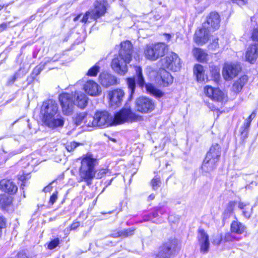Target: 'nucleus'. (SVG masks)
I'll use <instances>...</instances> for the list:
<instances>
[{
  "mask_svg": "<svg viewBox=\"0 0 258 258\" xmlns=\"http://www.w3.org/2000/svg\"><path fill=\"white\" fill-rule=\"evenodd\" d=\"M0 188L11 194H15L18 189L17 186L11 180L6 179L0 181Z\"/></svg>",
  "mask_w": 258,
  "mask_h": 258,
  "instance_id": "obj_21",
  "label": "nucleus"
},
{
  "mask_svg": "<svg viewBox=\"0 0 258 258\" xmlns=\"http://www.w3.org/2000/svg\"><path fill=\"white\" fill-rule=\"evenodd\" d=\"M132 45L130 41H126L121 43V49L119 54L124 56H129L132 59Z\"/></svg>",
  "mask_w": 258,
  "mask_h": 258,
  "instance_id": "obj_25",
  "label": "nucleus"
},
{
  "mask_svg": "<svg viewBox=\"0 0 258 258\" xmlns=\"http://www.w3.org/2000/svg\"><path fill=\"white\" fill-rule=\"evenodd\" d=\"M166 49L167 45L165 43H158L147 45L144 53L147 59L156 60L164 55Z\"/></svg>",
  "mask_w": 258,
  "mask_h": 258,
  "instance_id": "obj_4",
  "label": "nucleus"
},
{
  "mask_svg": "<svg viewBox=\"0 0 258 258\" xmlns=\"http://www.w3.org/2000/svg\"><path fill=\"white\" fill-rule=\"evenodd\" d=\"M107 169L102 168L96 171L95 177L96 178L100 179L103 177L107 172Z\"/></svg>",
  "mask_w": 258,
  "mask_h": 258,
  "instance_id": "obj_43",
  "label": "nucleus"
},
{
  "mask_svg": "<svg viewBox=\"0 0 258 258\" xmlns=\"http://www.w3.org/2000/svg\"><path fill=\"white\" fill-rule=\"evenodd\" d=\"M155 198V196L153 195V194H151V195L149 196V199L151 200H152L154 199Z\"/></svg>",
  "mask_w": 258,
  "mask_h": 258,
  "instance_id": "obj_63",
  "label": "nucleus"
},
{
  "mask_svg": "<svg viewBox=\"0 0 258 258\" xmlns=\"http://www.w3.org/2000/svg\"><path fill=\"white\" fill-rule=\"evenodd\" d=\"M79 145V144L75 142H72L66 144V148L69 152H71L78 147Z\"/></svg>",
  "mask_w": 258,
  "mask_h": 258,
  "instance_id": "obj_44",
  "label": "nucleus"
},
{
  "mask_svg": "<svg viewBox=\"0 0 258 258\" xmlns=\"http://www.w3.org/2000/svg\"><path fill=\"white\" fill-rule=\"evenodd\" d=\"M58 105L57 102L52 99H49L43 102L40 109V114L42 116L43 123L49 128H54L63 125V118L55 115L58 113Z\"/></svg>",
  "mask_w": 258,
  "mask_h": 258,
  "instance_id": "obj_1",
  "label": "nucleus"
},
{
  "mask_svg": "<svg viewBox=\"0 0 258 258\" xmlns=\"http://www.w3.org/2000/svg\"><path fill=\"white\" fill-rule=\"evenodd\" d=\"M96 119L95 116H92L91 115H87L86 116V120L84 122L85 124L90 127L93 126H97V125L96 124Z\"/></svg>",
  "mask_w": 258,
  "mask_h": 258,
  "instance_id": "obj_35",
  "label": "nucleus"
},
{
  "mask_svg": "<svg viewBox=\"0 0 258 258\" xmlns=\"http://www.w3.org/2000/svg\"><path fill=\"white\" fill-rule=\"evenodd\" d=\"M129 56L126 57L119 54L114 57L111 63L112 69L118 74L124 75L127 72V64L131 60Z\"/></svg>",
  "mask_w": 258,
  "mask_h": 258,
  "instance_id": "obj_6",
  "label": "nucleus"
},
{
  "mask_svg": "<svg viewBox=\"0 0 258 258\" xmlns=\"http://www.w3.org/2000/svg\"><path fill=\"white\" fill-rule=\"evenodd\" d=\"M151 184L153 189L156 190L160 186L161 181L159 177L155 176L152 180Z\"/></svg>",
  "mask_w": 258,
  "mask_h": 258,
  "instance_id": "obj_42",
  "label": "nucleus"
},
{
  "mask_svg": "<svg viewBox=\"0 0 258 258\" xmlns=\"http://www.w3.org/2000/svg\"><path fill=\"white\" fill-rule=\"evenodd\" d=\"M48 61L42 62L39 65L36 66L33 71V74L36 76L38 75L41 73V72L43 70L46 64V63Z\"/></svg>",
  "mask_w": 258,
  "mask_h": 258,
  "instance_id": "obj_38",
  "label": "nucleus"
},
{
  "mask_svg": "<svg viewBox=\"0 0 258 258\" xmlns=\"http://www.w3.org/2000/svg\"><path fill=\"white\" fill-rule=\"evenodd\" d=\"M99 81L102 86L105 88L118 83L117 78L114 76L106 72H102L100 74Z\"/></svg>",
  "mask_w": 258,
  "mask_h": 258,
  "instance_id": "obj_17",
  "label": "nucleus"
},
{
  "mask_svg": "<svg viewBox=\"0 0 258 258\" xmlns=\"http://www.w3.org/2000/svg\"><path fill=\"white\" fill-rule=\"evenodd\" d=\"M59 244V239L58 238L54 239L49 243L48 248L49 249H52L55 248Z\"/></svg>",
  "mask_w": 258,
  "mask_h": 258,
  "instance_id": "obj_46",
  "label": "nucleus"
},
{
  "mask_svg": "<svg viewBox=\"0 0 258 258\" xmlns=\"http://www.w3.org/2000/svg\"><path fill=\"white\" fill-rule=\"evenodd\" d=\"M162 66L164 69H167L174 72L178 71L181 67V60L178 55L171 52L161 59Z\"/></svg>",
  "mask_w": 258,
  "mask_h": 258,
  "instance_id": "obj_7",
  "label": "nucleus"
},
{
  "mask_svg": "<svg viewBox=\"0 0 258 258\" xmlns=\"http://www.w3.org/2000/svg\"><path fill=\"white\" fill-rule=\"evenodd\" d=\"M238 208L242 211L243 215L246 218H249L252 212V207L248 204L243 202L238 203Z\"/></svg>",
  "mask_w": 258,
  "mask_h": 258,
  "instance_id": "obj_29",
  "label": "nucleus"
},
{
  "mask_svg": "<svg viewBox=\"0 0 258 258\" xmlns=\"http://www.w3.org/2000/svg\"><path fill=\"white\" fill-rule=\"evenodd\" d=\"M7 27V25L6 24H2L0 25V31H2L5 30Z\"/></svg>",
  "mask_w": 258,
  "mask_h": 258,
  "instance_id": "obj_56",
  "label": "nucleus"
},
{
  "mask_svg": "<svg viewBox=\"0 0 258 258\" xmlns=\"http://www.w3.org/2000/svg\"><path fill=\"white\" fill-rule=\"evenodd\" d=\"M81 15H78V16L76 17L74 19V21L75 22L78 21V20L80 19V17H81Z\"/></svg>",
  "mask_w": 258,
  "mask_h": 258,
  "instance_id": "obj_61",
  "label": "nucleus"
},
{
  "mask_svg": "<svg viewBox=\"0 0 258 258\" xmlns=\"http://www.w3.org/2000/svg\"><path fill=\"white\" fill-rule=\"evenodd\" d=\"M249 120L248 118H247L245 121V125L246 127H248L250 125V123H249Z\"/></svg>",
  "mask_w": 258,
  "mask_h": 258,
  "instance_id": "obj_60",
  "label": "nucleus"
},
{
  "mask_svg": "<svg viewBox=\"0 0 258 258\" xmlns=\"http://www.w3.org/2000/svg\"><path fill=\"white\" fill-rule=\"evenodd\" d=\"M214 77L215 79H217L220 77L219 70L216 69L214 74Z\"/></svg>",
  "mask_w": 258,
  "mask_h": 258,
  "instance_id": "obj_54",
  "label": "nucleus"
},
{
  "mask_svg": "<svg viewBox=\"0 0 258 258\" xmlns=\"http://www.w3.org/2000/svg\"><path fill=\"white\" fill-rule=\"evenodd\" d=\"M100 68L97 65H95L90 69L87 73V75L89 76H96L99 72Z\"/></svg>",
  "mask_w": 258,
  "mask_h": 258,
  "instance_id": "obj_40",
  "label": "nucleus"
},
{
  "mask_svg": "<svg viewBox=\"0 0 258 258\" xmlns=\"http://www.w3.org/2000/svg\"><path fill=\"white\" fill-rule=\"evenodd\" d=\"M127 84L130 91L131 96H132L134 93L136 87L135 79L132 78H128L127 79Z\"/></svg>",
  "mask_w": 258,
  "mask_h": 258,
  "instance_id": "obj_37",
  "label": "nucleus"
},
{
  "mask_svg": "<svg viewBox=\"0 0 258 258\" xmlns=\"http://www.w3.org/2000/svg\"><path fill=\"white\" fill-rule=\"evenodd\" d=\"M135 228H130L127 229L121 230V237H126L133 235L134 234Z\"/></svg>",
  "mask_w": 258,
  "mask_h": 258,
  "instance_id": "obj_39",
  "label": "nucleus"
},
{
  "mask_svg": "<svg viewBox=\"0 0 258 258\" xmlns=\"http://www.w3.org/2000/svg\"><path fill=\"white\" fill-rule=\"evenodd\" d=\"M217 162L218 161L211 158L208 159V156L206 155L202 165V170L205 172H210L216 168Z\"/></svg>",
  "mask_w": 258,
  "mask_h": 258,
  "instance_id": "obj_23",
  "label": "nucleus"
},
{
  "mask_svg": "<svg viewBox=\"0 0 258 258\" xmlns=\"http://www.w3.org/2000/svg\"><path fill=\"white\" fill-rule=\"evenodd\" d=\"M85 91L89 95L97 96L101 93V88L99 85L94 81L89 80L84 85Z\"/></svg>",
  "mask_w": 258,
  "mask_h": 258,
  "instance_id": "obj_18",
  "label": "nucleus"
},
{
  "mask_svg": "<svg viewBox=\"0 0 258 258\" xmlns=\"http://www.w3.org/2000/svg\"><path fill=\"white\" fill-rule=\"evenodd\" d=\"M246 227L241 223L234 221L231 224V230L232 232L241 234L245 232Z\"/></svg>",
  "mask_w": 258,
  "mask_h": 258,
  "instance_id": "obj_28",
  "label": "nucleus"
},
{
  "mask_svg": "<svg viewBox=\"0 0 258 258\" xmlns=\"http://www.w3.org/2000/svg\"><path fill=\"white\" fill-rule=\"evenodd\" d=\"M161 78L164 86H167L173 82V79L172 76L169 73L165 70H163L162 73H161Z\"/></svg>",
  "mask_w": 258,
  "mask_h": 258,
  "instance_id": "obj_31",
  "label": "nucleus"
},
{
  "mask_svg": "<svg viewBox=\"0 0 258 258\" xmlns=\"http://www.w3.org/2000/svg\"><path fill=\"white\" fill-rule=\"evenodd\" d=\"M194 57L199 61L203 62L207 59V54L202 49L195 48L192 50Z\"/></svg>",
  "mask_w": 258,
  "mask_h": 258,
  "instance_id": "obj_30",
  "label": "nucleus"
},
{
  "mask_svg": "<svg viewBox=\"0 0 258 258\" xmlns=\"http://www.w3.org/2000/svg\"><path fill=\"white\" fill-rule=\"evenodd\" d=\"M194 73L196 76L197 81L199 82L204 81L207 79L204 67L201 64H197L195 66Z\"/></svg>",
  "mask_w": 258,
  "mask_h": 258,
  "instance_id": "obj_26",
  "label": "nucleus"
},
{
  "mask_svg": "<svg viewBox=\"0 0 258 258\" xmlns=\"http://www.w3.org/2000/svg\"><path fill=\"white\" fill-rule=\"evenodd\" d=\"M221 240H222L221 237L220 236H216L215 239H214L213 243L214 244L219 245L220 244Z\"/></svg>",
  "mask_w": 258,
  "mask_h": 258,
  "instance_id": "obj_51",
  "label": "nucleus"
},
{
  "mask_svg": "<svg viewBox=\"0 0 258 258\" xmlns=\"http://www.w3.org/2000/svg\"><path fill=\"white\" fill-rule=\"evenodd\" d=\"M251 38L254 41H256L258 43V30L254 29L252 33Z\"/></svg>",
  "mask_w": 258,
  "mask_h": 258,
  "instance_id": "obj_49",
  "label": "nucleus"
},
{
  "mask_svg": "<svg viewBox=\"0 0 258 258\" xmlns=\"http://www.w3.org/2000/svg\"><path fill=\"white\" fill-rule=\"evenodd\" d=\"M159 213L160 214H162V211L161 209L158 210L156 213H154L153 216L156 217L159 216Z\"/></svg>",
  "mask_w": 258,
  "mask_h": 258,
  "instance_id": "obj_57",
  "label": "nucleus"
},
{
  "mask_svg": "<svg viewBox=\"0 0 258 258\" xmlns=\"http://www.w3.org/2000/svg\"><path fill=\"white\" fill-rule=\"evenodd\" d=\"M17 256V258H29L24 251L19 252Z\"/></svg>",
  "mask_w": 258,
  "mask_h": 258,
  "instance_id": "obj_52",
  "label": "nucleus"
},
{
  "mask_svg": "<svg viewBox=\"0 0 258 258\" xmlns=\"http://www.w3.org/2000/svg\"><path fill=\"white\" fill-rule=\"evenodd\" d=\"M59 101L62 113L65 115H71L74 110V101L73 95L64 93L59 95Z\"/></svg>",
  "mask_w": 258,
  "mask_h": 258,
  "instance_id": "obj_8",
  "label": "nucleus"
},
{
  "mask_svg": "<svg viewBox=\"0 0 258 258\" xmlns=\"http://www.w3.org/2000/svg\"><path fill=\"white\" fill-rule=\"evenodd\" d=\"M204 90L205 95L214 101L223 102L227 100V95L218 88L206 86Z\"/></svg>",
  "mask_w": 258,
  "mask_h": 258,
  "instance_id": "obj_10",
  "label": "nucleus"
},
{
  "mask_svg": "<svg viewBox=\"0 0 258 258\" xmlns=\"http://www.w3.org/2000/svg\"><path fill=\"white\" fill-rule=\"evenodd\" d=\"M210 37V30L206 27H203L197 30L195 34V40L198 44L206 43Z\"/></svg>",
  "mask_w": 258,
  "mask_h": 258,
  "instance_id": "obj_19",
  "label": "nucleus"
},
{
  "mask_svg": "<svg viewBox=\"0 0 258 258\" xmlns=\"http://www.w3.org/2000/svg\"><path fill=\"white\" fill-rule=\"evenodd\" d=\"M109 102L111 106H118L121 103L124 96V91L121 89H114L108 93Z\"/></svg>",
  "mask_w": 258,
  "mask_h": 258,
  "instance_id": "obj_16",
  "label": "nucleus"
},
{
  "mask_svg": "<svg viewBox=\"0 0 258 258\" xmlns=\"http://www.w3.org/2000/svg\"><path fill=\"white\" fill-rule=\"evenodd\" d=\"M107 3L104 0H97L94 4V8L91 11V18L96 20L103 16L106 11Z\"/></svg>",
  "mask_w": 258,
  "mask_h": 258,
  "instance_id": "obj_13",
  "label": "nucleus"
},
{
  "mask_svg": "<svg viewBox=\"0 0 258 258\" xmlns=\"http://www.w3.org/2000/svg\"><path fill=\"white\" fill-rule=\"evenodd\" d=\"M235 240H238L236 238L232 236L231 234L228 233L225 235V241H233Z\"/></svg>",
  "mask_w": 258,
  "mask_h": 258,
  "instance_id": "obj_48",
  "label": "nucleus"
},
{
  "mask_svg": "<svg viewBox=\"0 0 258 258\" xmlns=\"http://www.w3.org/2000/svg\"><path fill=\"white\" fill-rule=\"evenodd\" d=\"M178 241L173 238L165 242L160 248L158 256L159 258H170L178 250Z\"/></svg>",
  "mask_w": 258,
  "mask_h": 258,
  "instance_id": "obj_5",
  "label": "nucleus"
},
{
  "mask_svg": "<svg viewBox=\"0 0 258 258\" xmlns=\"http://www.w3.org/2000/svg\"><path fill=\"white\" fill-rule=\"evenodd\" d=\"M74 103L81 108H84L87 105L88 98L81 92H76L73 95Z\"/></svg>",
  "mask_w": 258,
  "mask_h": 258,
  "instance_id": "obj_20",
  "label": "nucleus"
},
{
  "mask_svg": "<svg viewBox=\"0 0 258 258\" xmlns=\"http://www.w3.org/2000/svg\"><path fill=\"white\" fill-rule=\"evenodd\" d=\"M57 195H58V192L55 191L50 197L49 201V203L50 205H52L56 202V201L57 199Z\"/></svg>",
  "mask_w": 258,
  "mask_h": 258,
  "instance_id": "obj_47",
  "label": "nucleus"
},
{
  "mask_svg": "<svg viewBox=\"0 0 258 258\" xmlns=\"http://www.w3.org/2000/svg\"><path fill=\"white\" fill-rule=\"evenodd\" d=\"M90 20H93L91 18V11H88L86 13L85 15L83 17L81 21L82 23H87V22H90Z\"/></svg>",
  "mask_w": 258,
  "mask_h": 258,
  "instance_id": "obj_45",
  "label": "nucleus"
},
{
  "mask_svg": "<svg viewBox=\"0 0 258 258\" xmlns=\"http://www.w3.org/2000/svg\"><path fill=\"white\" fill-rule=\"evenodd\" d=\"M164 36L165 37V39L168 41L171 38V35L168 34H165Z\"/></svg>",
  "mask_w": 258,
  "mask_h": 258,
  "instance_id": "obj_58",
  "label": "nucleus"
},
{
  "mask_svg": "<svg viewBox=\"0 0 258 258\" xmlns=\"http://www.w3.org/2000/svg\"><path fill=\"white\" fill-rule=\"evenodd\" d=\"M142 119V116L132 112L131 109L123 108L115 114L113 117V123L116 125L125 122L138 121Z\"/></svg>",
  "mask_w": 258,
  "mask_h": 258,
  "instance_id": "obj_3",
  "label": "nucleus"
},
{
  "mask_svg": "<svg viewBox=\"0 0 258 258\" xmlns=\"http://www.w3.org/2000/svg\"><path fill=\"white\" fill-rule=\"evenodd\" d=\"M258 56L257 53V46L255 44H251L249 45L245 53L246 59L252 63L257 58Z\"/></svg>",
  "mask_w": 258,
  "mask_h": 258,
  "instance_id": "obj_22",
  "label": "nucleus"
},
{
  "mask_svg": "<svg viewBox=\"0 0 258 258\" xmlns=\"http://www.w3.org/2000/svg\"><path fill=\"white\" fill-rule=\"evenodd\" d=\"M81 166L79 168V175L81 181H85L88 184L95 178V166L97 164V159L89 153L83 155L81 158Z\"/></svg>",
  "mask_w": 258,
  "mask_h": 258,
  "instance_id": "obj_2",
  "label": "nucleus"
},
{
  "mask_svg": "<svg viewBox=\"0 0 258 258\" xmlns=\"http://www.w3.org/2000/svg\"><path fill=\"white\" fill-rule=\"evenodd\" d=\"M44 191L45 192L49 191V187L47 186V187H45L44 189Z\"/></svg>",
  "mask_w": 258,
  "mask_h": 258,
  "instance_id": "obj_64",
  "label": "nucleus"
},
{
  "mask_svg": "<svg viewBox=\"0 0 258 258\" xmlns=\"http://www.w3.org/2000/svg\"><path fill=\"white\" fill-rule=\"evenodd\" d=\"M255 116V113L253 112L248 117V119L249 120V123H250L251 122V121L252 120V119H253Z\"/></svg>",
  "mask_w": 258,
  "mask_h": 258,
  "instance_id": "obj_55",
  "label": "nucleus"
},
{
  "mask_svg": "<svg viewBox=\"0 0 258 258\" xmlns=\"http://www.w3.org/2000/svg\"><path fill=\"white\" fill-rule=\"evenodd\" d=\"M237 4L239 5H244L245 4L244 1L243 0H238Z\"/></svg>",
  "mask_w": 258,
  "mask_h": 258,
  "instance_id": "obj_59",
  "label": "nucleus"
},
{
  "mask_svg": "<svg viewBox=\"0 0 258 258\" xmlns=\"http://www.w3.org/2000/svg\"><path fill=\"white\" fill-rule=\"evenodd\" d=\"M220 155V147L217 144L212 145L210 148L209 151L207 154V156H208V159L211 158L218 162L219 161Z\"/></svg>",
  "mask_w": 258,
  "mask_h": 258,
  "instance_id": "obj_24",
  "label": "nucleus"
},
{
  "mask_svg": "<svg viewBox=\"0 0 258 258\" xmlns=\"http://www.w3.org/2000/svg\"><path fill=\"white\" fill-rule=\"evenodd\" d=\"M111 235L113 237H121V230L117 231H114L112 234Z\"/></svg>",
  "mask_w": 258,
  "mask_h": 258,
  "instance_id": "obj_53",
  "label": "nucleus"
},
{
  "mask_svg": "<svg viewBox=\"0 0 258 258\" xmlns=\"http://www.w3.org/2000/svg\"><path fill=\"white\" fill-rule=\"evenodd\" d=\"M220 18L219 15L216 12H211L207 18V21L203 25L208 29L213 30L218 29L220 27Z\"/></svg>",
  "mask_w": 258,
  "mask_h": 258,
  "instance_id": "obj_15",
  "label": "nucleus"
},
{
  "mask_svg": "<svg viewBox=\"0 0 258 258\" xmlns=\"http://www.w3.org/2000/svg\"><path fill=\"white\" fill-rule=\"evenodd\" d=\"M198 239L200 246L201 252L204 254L207 253L210 247L208 234L204 230L200 229L198 231Z\"/></svg>",
  "mask_w": 258,
  "mask_h": 258,
  "instance_id": "obj_14",
  "label": "nucleus"
},
{
  "mask_svg": "<svg viewBox=\"0 0 258 258\" xmlns=\"http://www.w3.org/2000/svg\"><path fill=\"white\" fill-rule=\"evenodd\" d=\"M146 88L148 92L157 97H160L163 96V93L152 84H147Z\"/></svg>",
  "mask_w": 258,
  "mask_h": 258,
  "instance_id": "obj_34",
  "label": "nucleus"
},
{
  "mask_svg": "<svg viewBox=\"0 0 258 258\" xmlns=\"http://www.w3.org/2000/svg\"><path fill=\"white\" fill-rule=\"evenodd\" d=\"M212 45H214L215 47H217V46H218V41H215L212 44Z\"/></svg>",
  "mask_w": 258,
  "mask_h": 258,
  "instance_id": "obj_62",
  "label": "nucleus"
},
{
  "mask_svg": "<svg viewBox=\"0 0 258 258\" xmlns=\"http://www.w3.org/2000/svg\"><path fill=\"white\" fill-rule=\"evenodd\" d=\"M95 116L97 126L105 127L113 125V117L107 111L97 112Z\"/></svg>",
  "mask_w": 258,
  "mask_h": 258,
  "instance_id": "obj_12",
  "label": "nucleus"
},
{
  "mask_svg": "<svg viewBox=\"0 0 258 258\" xmlns=\"http://www.w3.org/2000/svg\"><path fill=\"white\" fill-rule=\"evenodd\" d=\"M248 78L247 76H243L236 80L233 84L232 90L235 93L239 92L243 87L247 83Z\"/></svg>",
  "mask_w": 258,
  "mask_h": 258,
  "instance_id": "obj_27",
  "label": "nucleus"
},
{
  "mask_svg": "<svg viewBox=\"0 0 258 258\" xmlns=\"http://www.w3.org/2000/svg\"><path fill=\"white\" fill-rule=\"evenodd\" d=\"M134 68L136 71V79L137 83L140 87H142L145 84V80L143 76L142 69L138 66L134 67Z\"/></svg>",
  "mask_w": 258,
  "mask_h": 258,
  "instance_id": "obj_32",
  "label": "nucleus"
},
{
  "mask_svg": "<svg viewBox=\"0 0 258 258\" xmlns=\"http://www.w3.org/2000/svg\"><path fill=\"white\" fill-rule=\"evenodd\" d=\"M235 206V203L234 202H230L227 205L226 208L224 211V215L226 217H229L231 214L233 212L234 207Z\"/></svg>",
  "mask_w": 258,
  "mask_h": 258,
  "instance_id": "obj_36",
  "label": "nucleus"
},
{
  "mask_svg": "<svg viewBox=\"0 0 258 258\" xmlns=\"http://www.w3.org/2000/svg\"><path fill=\"white\" fill-rule=\"evenodd\" d=\"M80 226V222L75 221L71 225L70 230H75Z\"/></svg>",
  "mask_w": 258,
  "mask_h": 258,
  "instance_id": "obj_50",
  "label": "nucleus"
},
{
  "mask_svg": "<svg viewBox=\"0 0 258 258\" xmlns=\"http://www.w3.org/2000/svg\"><path fill=\"white\" fill-rule=\"evenodd\" d=\"M135 108L137 111L143 113H147L152 111L155 108V103L150 99L140 97L136 99Z\"/></svg>",
  "mask_w": 258,
  "mask_h": 258,
  "instance_id": "obj_9",
  "label": "nucleus"
},
{
  "mask_svg": "<svg viewBox=\"0 0 258 258\" xmlns=\"http://www.w3.org/2000/svg\"><path fill=\"white\" fill-rule=\"evenodd\" d=\"M12 201L11 197L6 194L0 195V206L3 209H6L9 207L11 204Z\"/></svg>",
  "mask_w": 258,
  "mask_h": 258,
  "instance_id": "obj_33",
  "label": "nucleus"
},
{
  "mask_svg": "<svg viewBox=\"0 0 258 258\" xmlns=\"http://www.w3.org/2000/svg\"><path fill=\"white\" fill-rule=\"evenodd\" d=\"M240 66L234 63L225 64L222 71L223 78L225 80L228 81L235 77L240 72Z\"/></svg>",
  "mask_w": 258,
  "mask_h": 258,
  "instance_id": "obj_11",
  "label": "nucleus"
},
{
  "mask_svg": "<svg viewBox=\"0 0 258 258\" xmlns=\"http://www.w3.org/2000/svg\"><path fill=\"white\" fill-rule=\"evenodd\" d=\"M86 114L85 113H80L77 114L75 117V122L77 125H81L83 120L86 118Z\"/></svg>",
  "mask_w": 258,
  "mask_h": 258,
  "instance_id": "obj_41",
  "label": "nucleus"
}]
</instances>
